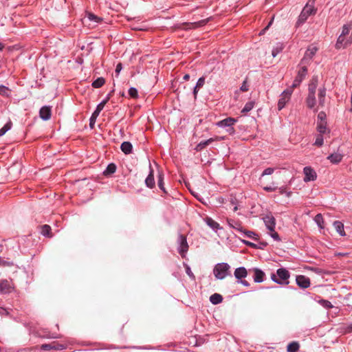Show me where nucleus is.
<instances>
[{
    "label": "nucleus",
    "mask_w": 352,
    "mask_h": 352,
    "mask_svg": "<svg viewBox=\"0 0 352 352\" xmlns=\"http://www.w3.org/2000/svg\"><path fill=\"white\" fill-rule=\"evenodd\" d=\"M318 80L317 78H313L308 87V95L306 98L307 107L312 109L314 112L323 108L325 104L327 89L324 87H320L318 89L316 97V89Z\"/></svg>",
    "instance_id": "f257e3e1"
},
{
    "label": "nucleus",
    "mask_w": 352,
    "mask_h": 352,
    "mask_svg": "<svg viewBox=\"0 0 352 352\" xmlns=\"http://www.w3.org/2000/svg\"><path fill=\"white\" fill-rule=\"evenodd\" d=\"M352 43V25L347 23L342 27L335 47L337 50L344 49Z\"/></svg>",
    "instance_id": "f03ea898"
},
{
    "label": "nucleus",
    "mask_w": 352,
    "mask_h": 352,
    "mask_svg": "<svg viewBox=\"0 0 352 352\" xmlns=\"http://www.w3.org/2000/svg\"><path fill=\"white\" fill-rule=\"evenodd\" d=\"M309 65L307 63H302V61L300 60L298 65V72L296 76L295 77L293 83L292 87H297L300 85L302 81L304 80L305 76L307 74V67Z\"/></svg>",
    "instance_id": "7ed1b4c3"
},
{
    "label": "nucleus",
    "mask_w": 352,
    "mask_h": 352,
    "mask_svg": "<svg viewBox=\"0 0 352 352\" xmlns=\"http://www.w3.org/2000/svg\"><path fill=\"white\" fill-rule=\"evenodd\" d=\"M289 278V272L284 269H278L276 274H272L271 278L273 281L280 285H287L289 283L288 278Z\"/></svg>",
    "instance_id": "20e7f679"
},
{
    "label": "nucleus",
    "mask_w": 352,
    "mask_h": 352,
    "mask_svg": "<svg viewBox=\"0 0 352 352\" xmlns=\"http://www.w3.org/2000/svg\"><path fill=\"white\" fill-rule=\"evenodd\" d=\"M295 88L296 87H292V85H291V87H288L280 94L277 104L278 109L279 111L283 109L285 107V105L289 102L291 96Z\"/></svg>",
    "instance_id": "39448f33"
},
{
    "label": "nucleus",
    "mask_w": 352,
    "mask_h": 352,
    "mask_svg": "<svg viewBox=\"0 0 352 352\" xmlns=\"http://www.w3.org/2000/svg\"><path fill=\"white\" fill-rule=\"evenodd\" d=\"M230 268V267L228 263H218L213 269V274L216 278L221 280L228 276Z\"/></svg>",
    "instance_id": "423d86ee"
},
{
    "label": "nucleus",
    "mask_w": 352,
    "mask_h": 352,
    "mask_svg": "<svg viewBox=\"0 0 352 352\" xmlns=\"http://www.w3.org/2000/svg\"><path fill=\"white\" fill-rule=\"evenodd\" d=\"M318 50H319V48H318V45L316 44H311L310 45H309L305 51L303 58L301 59V61H302V63H307V64L310 65L314 57L316 56V53L318 52Z\"/></svg>",
    "instance_id": "0eeeda50"
},
{
    "label": "nucleus",
    "mask_w": 352,
    "mask_h": 352,
    "mask_svg": "<svg viewBox=\"0 0 352 352\" xmlns=\"http://www.w3.org/2000/svg\"><path fill=\"white\" fill-rule=\"evenodd\" d=\"M305 182H314L317 179V173L316 170L310 166H305L303 168Z\"/></svg>",
    "instance_id": "6e6552de"
},
{
    "label": "nucleus",
    "mask_w": 352,
    "mask_h": 352,
    "mask_svg": "<svg viewBox=\"0 0 352 352\" xmlns=\"http://www.w3.org/2000/svg\"><path fill=\"white\" fill-rule=\"evenodd\" d=\"M297 285L303 289L308 288L310 286V279L303 275H298L296 278Z\"/></svg>",
    "instance_id": "1a4fd4ad"
},
{
    "label": "nucleus",
    "mask_w": 352,
    "mask_h": 352,
    "mask_svg": "<svg viewBox=\"0 0 352 352\" xmlns=\"http://www.w3.org/2000/svg\"><path fill=\"white\" fill-rule=\"evenodd\" d=\"M263 219L269 231H273V229H275L276 220L272 214L266 215Z\"/></svg>",
    "instance_id": "9d476101"
},
{
    "label": "nucleus",
    "mask_w": 352,
    "mask_h": 352,
    "mask_svg": "<svg viewBox=\"0 0 352 352\" xmlns=\"http://www.w3.org/2000/svg\"><path fill=\"white\" fill-rule=\"evenodd\" d=\"M343 157L344 155L342 153L336 151L329 155L327 157V160H329L331 163L336 164L340 163L342 160Z\"/></svg>",
    "instance_id": "9b49d317"
},
{
    "label": "nucleus",
    "mask_w": 352,
    "mask_h": 352,
    "mask_svg": "<svg viewBox=\"0 0 352 352\" xmlns=\"http://www.w3.org/2000/svg\"><path fill=\"white\" fill-rule=\"evenodd\" d=\"M179 242L180 245L179 248V252L183 256L184 254L188 251V245L186 238L182 235L179 236Z\"/></svg>",
    "instance_id": "f8f14e48"
},
{
    "label": "nucleus",
    "mask_w": 352,
    "mask_h": 352,
    "mask_svg": "<svg viewBox=\"0 0 352 352\" xmlns=\"http://www.w3.org/2000/svg\"><path fill=\"white\" fill-rule=\"evenodd\" d=\"M317 131L320 134H328L330 133L327 127V122H317Z\"/></svg>",
    "instance_id": "ddd939ff"
},
{
    "label": "nucleus",
    "mask_w": 352,
    "mask_h": 352,
    "mask_svg": "<svg viewBox=\"0 0 352 352\" xmlns=\"http://www.w3.org/2000/svg\"><path fill=\"white\" fill-rule=\"evenodd\" d=\"M236 122V120L232 118H228L217 123L219 127L231 126Z\"/></svg>",
    "instance_id": "4468645a"
},
{
    "label": "nucleus",
    "mask_w": 352,
    "mask_h": 352,
    "mask_svg": "<svg viewBox=\"0 0 352 352\" xmlns=\"http://www.w3.org/2000/svg\"><path fill=\"white\" fill-rule=\"evenodd\" d=\"M254 280L256 283H261L263 281L265 274L259 269H254Z\"/></svg>",
    "instance_id": "2eb2a0df"
},
{
    "label": "nucleus",
    "mask_w": 352,
    "mask_h": 352,
    "mask_svg": "<svg viewBox=\"0 0 352 352\" xmlns=\"http://www.w3.org/2000/svg\"><path fill=\"white\" fill-rule=\"evenodd\" d=\"M40 116L43 120H49L51 117V109L48 107H43L40 110Z\"/></svg>",
    "instance_id": "dca6fc26"
},
{
    "label": "nucleus",
    "mask_w": 352,
    "mask_h": 352,
    "mask_svg": "<svg viewBox=\"0 0 352 352\" xmlns=\"http://www.w3.org/2000/svg\"><path fill=\"white\" fill-rule=\"evenodd\" d=\"M248 275V272L245 267H239L236 268L234 271V276L237 279H241L243 278H245Z\"/></svg>",
    "instance_id": "f3484780"
},
{
    "label": "nucleus",
    "mask_w": 352,
    "mask_h": 352,
    "mask_svg": "<svg viewBox=\"0 0 352 352\" xmlns=\"http://www.w3.org/2000/svg\"><path fill=\"white\" fill-rule=\"evenodd\" d=\"M220 140L219 138H210L206 141H204V142H201L199 144H198L196 146V150L197 151H201L202 149H204L206 146H207L209 144L213 142L214 140Z\"/></svg>",
    "instance_id": "a211bd4d"
},
{
    "label": "nucleus",
    "mask_w": 352,
    "mask_h": 352,
    "mask_svg": "<svg viewBox=\"0 0 352 352\" xmlns=\"http://www.w3.org/2000/svg\"><path fill=\"white\" fill-rule=\"evenodd\" d=\"M205 222L206 224L210 227L212 230L217 231L219 229H221L220 225L215 221H214L210 217H206L205 219Z\"/></svg>",
    "instance_id": "6ab92c4d"
},
{
    "label": "nucleus",
    "mask_w": 352,
    "mask_h": 352,
    "mask_svg": "<svg viewBox=\"0 0 352 352\" xmlns=\"http://www.w3.org/2000/svg\"><path fill=\"white\" fill-rule=\"evenodd\" d=\"M333 226H334L336 230L337 231V232L340 236H345V232L344 230V224L342 222H340L339 221H336L333 223Z\"/></svg>",
    "instance_id": "aec40b11"
},
{
    "label": "nucleus",
    "mask_w": 352,
    "mask_h": 352,
    "mask_svg": "<svg viewBox=\"0 0 352 352\" xmlns=\"http://www.w3.org/2000/svg\"><path fill=\"white\" fill-rule=\"evenodd\" d=\"M284 48V45L282 43H278L273 47L272 51V55L273 57H276Z\"/></svg>",
    "instance_id": "412c9836"
},
{
    "label": "nucleus",
    "mask_w": 352,
    "mask_h": 352,
    "mask_svg": "<svg viewBox=\"0 0 352 352\" xmlns=\"http://www.w3.org/2000/svg\"><path fill=\"white\" fill-rule=\"evenodd\" d=\"M132 144L129 142H124L121 144V150L122 152H124L125 154H129L132 151Z\"/></svg>",
    "instance_id": "4be33fe9"
},
{
    "label": "nucleus",
    "mask_w": 352,
    "mask_h": 352,
    "mask_svg": "<svg viewBox=\"0 0 352 352\" xmlns=\"http://www.w3.org/2000/svg\"><path fill=\"white\" fill-rule=\"evenodd\" d=\"M146 185L149 188H153L155 185L153 172L151 170L145 180Z\"/></svg>",
    "instance_id": "5701e85b"
},
{
    "label": "nucleus",
    "mask_w": 352,
    "mask_h": 352,
    "mask_svg": "<svg viewBox=\"0 0 352 352\" xmlns=\"http://www.w3.org/2000/svg\"><path fill=\"white\" fill-rule=\"evenodd\" d=\"M302 12L304 14L308 16L314 14L315 13L314 6L312 4L308 3L304 7Z\"/></svg>",
    "instance_id": "b1692460"
},
{
    "label": "nucleus",
    "mask_w": 352,
    "mask_h": 352,
    "mask_svg": "<svg viewBox=\"0 0 352 352\" xmlns=\"http://www.w3.org/2000/svg\"><path fill=\"white\" fill-rule=\"evenodd\" d=\"M314 221L320 229H324V221L323 217L321 214H318L314 218Z\"/></svg>",
    "instance_id": "393cba45"
},
{
    "label": "nucleus",
    "mask_w": 352,
    "mask_h": 352,
    "mask_svg": "<svg viewBox=\"0 0 352 352\" xmlns=\"http://www.w3.org/2000/svg\"><path fill=\"white\" fill-rule=\"evenodd\" d=\"M223 300L222 296L219 294H214L210 297V302L214 305L220 303Z\"/></svg>",
    "instance_id": "a878e982"
},
{
    "label": "nucleus",
    "mask_w": 352,
    "mask_h": 352,
    "mask_svg": "<svg viewBox=\"0 0 352 352\" xmlns=\"http://www.w3.org/2000/svg\"><path fill=\"white\" fill-rule=\"evenodd\" d=\"M300 345L297 342H292L287 346V352H296L299 349Z\"/></svg>",
    "instance_id": "bb28decb"
},
{
    "label": "nucleus",
    "mask_w": 352,
    "mask_h": 352,
    "mask_svg": "<svg viewBox=\"0 0 352 352\" xmlns=\"http://www.w3.org/2000/svg\"><path fill=\"white\" fill-rule=\"evenodd\" d=\"M227 221H228V225L231 228L236 229V230H239V232L243 231V228L240 226L239 223L234 222L233 220H231V219H227Z\"/></svg>",
    "instance_id": "cd10ccee"
},
{
    "label": "nucleus",
    "mask_w": 352,
    "mask_h": 352,
    "mask_svg": "<svg viewBox=\"0 0 352 352\" xmlns=\"http://www.w3.org/2000/svg\"><path fill=\"white\" fill-rule=\"evenodd\" d=\"M12 126L11 121H8L1 129H0V137L3 135L7 131H8Z\"/></svg>",
    "instance_id": "c85d7f7f"
},
{
    "label": "nucleus",
    "mask_w": 352,
    "mask_h": 352,
    "mask_svg": "<svg viewBox=\"0 0 352 352\" xmlns=\"http://www.w3.org/2000/svg\"><path fill=\"white\" fill-rule=\"evenodd\" d=\"M323 134L318 133L316 137L314 145L318 147H321L324 144Z\"/></svg>",
    "instance_id": "c756f323"
},
{
    "label": "nucleus",
    "mask_w": 352,
    "mask_h": 352,
    "mask_svg": "<svg viewBox=\"0 0 352 352\" xmlns=\"http://www.w3.org/2000/svg\"><path fill=\"white\" fill-rule=\"evenodd\" d=\"M116 170V166L114 164H110L104 171L105 175L114 173Z\"/></svg>",
    "instance_id": "7c9ffc66"
},
{
    "label": "nucleus",
    "mask_w": 352,
    "mask_h": 352,
    "mask_svg": "<svg viewBox=\"0 0 352 352\" xmlns=\"http://www.w3.org/2000/svg\"><path fill=\"white\" fill-rule=\"evenodd\" d=\"M87 16L90 21L95 22L96 23H99L102 21V19L100 17L97 16L96 15H94L92 13H87Z\"/></svg>",
    "instance_id": "2f4dec72"
},
{
    "label": "nucleus",
    "mask_w": 352,
    "mask_h": 352,
    "mask_svg": "<svg viewBox=\"0 0 352 352\" xmlns=\"http://www.w3.org/2000/svg\"><path fill=\"white\" fill-rule=\"evenodd\" d=\"M105 82V80L103 78H98L96 80H94L92 83V86L95 88H99L102 87Z\"/></svg>",
    "instance_id": "473e14b6"
},
{
    "label": "nucleus",
    "mask_w": 352,
    "mask_h": 352,
    "mask_svg": "<svg viewBox=\"0 0 352 352\" xmlns=\"http://www.w3.org/2000/svg\"><path fill=\"white\" fill-rule=\"evenodd\" d=\"M254 106V102L250 101L245 104V105L243 107V109H242L241 112L242 113L249 112L250 111H251L253 109Z\"/></svg>",
    "instance_id": "72a5a7b5"
},
{
    "label": "nucleus",
    "mask_w": 352,
    "mask_h": 352,
    "mask_svg": "<svg viewBox=\"0 0 352 352\" xmlns=\"http://www.w3.org/2000/svg\"><path fill=\"white\" fill-rule=\"evenodd\" d=\"M245 236H246L248 238L253 239L254 240H258L257 234L252 231H246L243 229V231L241 232Z\"/></svg>",
    "instance_id": "f704fd0d"
},
{
    "label": "nucleus",
    "mask_w": 352,
    "mask_h": 352,
    "mask_svg": "<svg viewBox=\"0 0 352 352\" xmlns=\"http://www.w3.org/2000/svg\"><path fill=\"white\" fill-rule=\"evenodd\" d=\"M50 230L51 228L49 226L44 225L41 228V234L43 236H51V235L50 234Z\"/></svg>",
    "instance_id": "c9c22d12"
},
{
    "label": "nucleus",
    "mask_w": 352,
    "mask_h": 352,
    "mask_svg": "<svg viewBox=\"0 0 352 352\" xmlns=\"http://www.w3.org/2000/svg\"><path fill=\"white\" fill-rule=\"evenodd\" d=\"M1 287L0 288L1 292H7L10 291V285L6 281L1 282Z\"/></svg>",
    "instance_id": "e433bc0d"
},
{
    "label": "nucleus",
    "mask_w": 352,
    "mask_h": 352,
    "mask_svg": "<svg viewBox=\"0 0 352 352\" xmlns=\"http://www.w3.org/2000/svg\"><path fill=\"white\" fill-rule=\"evenodd\" d=\"M274 172V168L269 167L265 168L261 174V177L265 175H270Z\"/></svg>",
    "instance_id": "4c0bfd02"
},
{
    "label": "nucleus",
    "mask_w": 352,
    "mask_h": 352,
    "mask_svg": "<svg viewBox=\"0 0 352 352\" xmlns=\"http://www.w3.org/2000/svg\"><path fill=\"white\" fill-rule=\"evenodd\" d=\"M129 94L131 98H137L138 96V90L134 87H131L129 90Z\"/></svg>",
    "instance_id": "58836bf2"
},
{
    "label": "nucleus",
    "mask_w": 352,
    "mask_h": 352,
    "mask_svg": "<svg viewBox=\"0 0 352 352\" xmlns=\"http://www.w3.org/2000/svg\"><path fill=\"white\" fill-rule=\"evenodd\" d=\"M326 122V113L323 111H320L318 114L317 122Z\"/></svg>",
    "instance_id": "ea45409f"
},
{
    "label": "nucleus",
    "mask_w": 352,
    "mask_h": 352,
    "mask_svg": "<svg viewBox=\"0 0 352 352\" xmlns=\"http://www.w3.org/2000/svg\"><path fill=\"white\" fill-rule=\"evenodd\" d=\"M10 90L8 88L4 87V86H0V94L2 96H9Z\"/></svg>",
    "instance_id": "a19ab883"
},
{
    "label": "nucleus",
    "mask_w": 352,
    "mask_h": 352,
    "mask_svg": "<svg viewBox=\"0 0 352 352\" xmlns=\"http://www.w3.org/2000/svg\"><path fill=\"white\" fill-rule=\"evenodd\" d=\"M270 236L277 241L280 240L278 234L275 231V229H273V231H270Z\"/></svg>",
    "instance_id": "79ce46f5"
},
{
    "label": "nucleus",
    "mask_w": 352,
    "mask_h": 352,
    "mask_svg": "<svg viewBox=\"0 0 352 352\" xmlns=\"http://www.w3.org/2000/svg\"><path fill=\"white\" fill-rule=\"evenodd\" d=\"M107 101H108V99H106V100L102 101L100 104H98L96 110L101 111L103 109L105 104H107Z\"/></svg>",
    "instance_id": "37998d69"
},
{
    "label": "nucleus",
    "mask_w": 352,
    "mask_h": 352,
    "mask_svg": "<svg viewBox=\"0 0 352 352\" xmlns=\"http://www.w3.org/2000/svg\"><path fill=\"white\" fill-rule=\"evenodd\" d=\"M305 269L311 270V271H312L315 273L319 274L322 273V270L319 268H314V267H305Z\"/></svg>",
    "instance_id": "c03bdc74"
},
{
    "label": "nucleus",
    "mask_w": 352,
    "mask_h": 352,
    "mask_svg": "<svg viewBox=\"0 0 352 352\" xmlns=\"http://www.w3.org/2000/svg\"><path fill=\"white\" fill-rule=\"evenodd\" d=\"M205 83V78L204 77L200 78L196 85L197 88H201Z\"/></svg>",
    "instance_id": "a18cd8bd"
},
{
    "label": "nucleus",
    "mask_w": 352,
    "mask_h": 352,
    "mask_svg": "<svg viewBox=\"0 0 352 352\" xmlns=\"http://www.w3.org/2000/svg\"><path fill=\"white\" fill-rule=\"evenodd\" d=\"M240 89L242 91H247L248 89H249V87H248V83L244 81L240 88Z\"/></svg>",
    "instance_id": "49530a36"
},
{
    "label": "nucleus",
    "mask_w": 352,
    "mask_h": 352,
    "mask_svg": "<svg viewBox=\"0 0 352 352\" xmlns=\"http://www.w3.org/2000/svg\"><path fill=\"white\" fill-rule=\"evenodd\" d=\"M158 186H159V187L162 190H164V187H163V177H162V175H161V174L159 175Z\"/></svg>",
    "instance_id": "de8ad7c7"
},
{
    "label": "nucleus",
    "mask_w": 352,
    "mask_h": 352,
    "mask_svg": "<svg viewBox=\"0 0 352 352\" xmlns=\"http://www.w3.org/2000/svg\"><path fill=\"white\" fill-rule=\"evenodd\" d=\"M309 16L308 15H306L305 14H304V12L302 11L300 16H299V21H301V22H304L305 21H306V19H307Z\"/></svg>",
    "instance_id": "09e8293b"
},
{
    "label": "nucleus",
    "mask_w": 352,
    "mask_h": 352,
    "mask_svg": "<svg viewBox=\"0 0 352 352\" xmlns=\"http://www.w3.org/2000/svg\"><path fill=\"white\" fill-rule=\"evenodd\" d=\"M122 69V64L121 63H118L116 65V71H115L117 76L119 75V74L121 72Z\"/></svg>",
    "instance_id": "8fccbe9b"
},
{
    "label": "nucleus",
    "mask_w": 352,
    "mask_h": 352,
    "mask_svg": "<svg viewBox=\"0 0 352 352\" xmlns=\"http://www.w3.org/2000/svg\"><path fill=\"white\" fill-rule=\"evenodd\" d=\"M100 111L95 110V111L92 113V120H96L97 117L99 116Z\"/></svg>",
    "instance_id": "3c124183"
},
{
    "label": "nucleus",
    "mask_w": 352,
    "mask_h": 352,
    "mask_svg": "<svg viewBox=\"0 0 352 352\" xmlns=\"http://www.w3.org/2000/svg\"><path fill=\"white\" fill-rule=\"evenodd\" d=\"M263 189L267 192H272L275 190V188L270 187V186H265L263 188Z\"/></svg>",
    "instance_id": "603ef678"
},
{
    "label": "nucleus",
    "mask_w": 352,
    "mask_h": 352,
    "mask_svg": "<svg viewBox=\"0 0 352 352\" xmlns=\"http://www.w3.org/2000/svg\"><path fill=\"white\" fill-rule=\"evenodd\" d=\"M242 242L250 247H254L255 245L250 241H245V240H242Z\"/></svg>",
    "instance_id": "864d4df0"
},
{
    "label": "nucleus",
    "mask_w": 352,
    "mask_h": 352,
    "mask_svg": "<svg viewBox=\"0 0 352 352\" xmlns=\"http://www.w3.org/2000/svg\"><path fill=\"white\" fill-rule=\"evenodd\" d=\"M239 283L246 287L249 286V283L246 280H240Z\"/></svg>",
    "instance_id": "5fc2aeb1"
},
{
    "label": "nucleus",
    "mask_w": 352,
    "mask_h": 352,
    "mask_svg": "<svg viewBox=\"0 0 352 352\" xmlns=\"http://www.w3.org/2000/svg\"><path fill=\"white\" fill-rule=\"evenodd\" d=\"M205 23L204 21H201V22H199V23H194L192 24V25L194 27V28H196L197 27L198 25H201V24H204Z\"/></svg>",
    "instance_id": "6e6d98bb"
},
{
    "label": "nucleus",
    "mask_w": 352,
    "mask_h": 352,
    "mask_svg": "<svg viewBox=\"0 0 352 352\" xmlns=\"http://www.w3.org/2000/svg\"><path fill=\"white\" fill-rule=\"evenodd\" d=\"M186 272H187V274H188L190 276H193L189 267H188V268H187V270H186Z\"/></svg>",
    "instance_id": "4d7b16f0"
},
{
    "label": "nucleus",
    "mask_w": 352,
    "mask_h": 352,
    "mask_svg": "<svg viewBox=\"0 0 352 352\" xmlns=\"http://www.w3.org/2000/svg\"><path fill=\"white\" fill-rule=\"evenodd\" d=\"M96 122V120H92V117L90 118V125L92 126Z\"/></svg>",
    "instance_id": "13d9d810"
},
{
    "label": "nucleus",
    "mask_w": 352,
    "mask_h": 352,
    "mask_svg": "<svg viewBox=\"0 0 352 352\" xmlns=\"http://www.w3.org/2000/svg\"><path fill=\"white\" fill-rule=\"evenodd\" d=\"M325 306H326L327 307H332V305H331V302H327H327H325Z\"/></svg>",
    "instance_id": "bf43d9fd"
},
{
    "label": "nucleus",
    "mask_w": 352,
    "mask_h": 352,
    "mask_svg": "<svg viewBox=\"0 0 352 352\" xmlns=\"http://www.w3.org/2000/svg\"><path fill=\"white\" fill-rule=\"evenodd\" d=\"M199 88H197V87L195 86V89H194V94L195 96L197 95V92H198V90H199Z\"/></svg>",
    "instance_id": "052dcab7"
},
{
    "label": "nucleus",
    "mask_w": 352,
    "mask_h": 352,
    "mask_svg": "<svg viewBox=\"0 0 352 352\" xmlns=\"http://www.w3.org/2000/svg\"><path fill=\"white\" fill-rule=\"evenodd\" d=\"M190 78V76L188 74H186L184 76V79L185 80H188V79Z\"/></svg>",
    "instance_id": "680f3d73"
},
{
    "label": "nucleus",
    "mask_w": 352,
    "mask_h": 352,
    "mask_svg": "<svg viewBox=\"0 0 352 352\" xmlns=\"http://www.w3.org/2000/svg\"><path fill=\"white\" fill-rule=\"evenodd\" d=\"M3 47H4V45L1 43H0V51L2 50L3 49Z\"/></svg>",
    "instance_id": "e2e57ef3"
},
{
    "label": "nucleus",
    "mask_w": 352,
    "mask_h": 352,
    "mask_svg": "<svg viewBox=\"0 0 352 352\" xmlns=\"http://www.w3.org/2000/svg\"><path fill=\"white\" fill-rule=\"evenodd\" d=\"M4 312H6L5 309H0V314H3Z\"/></svg>",
    "instance_id": "0e129e2a"
},
{
    "label": "nucleus",
    "mask_w": 352,
    "mask_h": 352,
    "mask_svg": "<svg viewBox=\"0 0 352 352\" xmlns=\"http://www.w3.org/2000/svg\"><path fill=\"white\" fill-rule=\"evenodd\" d=\"M56 349H63V346H60L57 347Z\"/></svg>",
    "instance_id": "69168bd1"
},
{
    "label": "nucleus",
    "mask_w": 352,
    "mask_h": 352,
    "mask_svg": "<svg viewBox=\"0 0 352 352\" xmlns=\"http://www.w3.org/2000/svg\"><path fill=\"white\" fill-rule=\"evenodd\" d=\"M234 210H237V207H236H236H234Z\"/></svg>",
    "instance_id": "338daca9"
}]
</instances>
